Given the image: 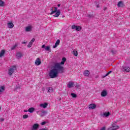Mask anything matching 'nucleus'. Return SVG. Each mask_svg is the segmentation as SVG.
Returning <instances> with one entry per match:
<instances>
[{
    "label": "nucleus",
    "instance_id": "c9c22d12",
    "mask_svg": "<svg viewBox=\"0 0 130 130\" xmlns=\"http://www.w3.org/2000/svg\"><path fill=\"white\" fill-rule=\"evenodd\" d=\"M4 120H5V119H4V118H0V121H4Z\"/></svg>",
    "mask_w": 130,
    "mask_h": 130
},
{
    "label": "nucleus",
    "instance_id": "7c9ffc66",
    "mask_svg": "<svg viewBox=\"0 0 130 130\" xmlns=\"http://www.w3.org/2000/svg\"><path fill=\"white\" fill-rule=\"evenodd\" d=\"M77 27V26L76 25L74 24V25H73L72 26V29H74L76 30Z\"/></svg>",
    "mask_w": 130,
    "mask_h": 130
},
{
    "label": "nucleus",
    "instance_id": "f704fd0d",
    "mask_svg": "<svg viewBox=\"0 0 130 130\" xmlns=\"http://www.w3.org/2000/svg\"><path fill=\"white\" fill-rule=\"evenodd\" d=\"M45 124H46V122L45 121L42 122L41 123V125H45Z\"/></svg>",
    "mask_w": 130,
    "mask_h": 130
},
{
    "label": "nucleus",
    "instance_id": "a211bd4d",
    "mask_svg": "<svg viewBox=\"0 0 130 130\" xmlns=\"http://www.w3.org/2000/svg\"><path fill=\"white\" fill-rule=\"evenodd\" d=\"M34 41H35V39L33 38L31 41L29 42L28 45L27 46L28 47L30 48L32 47V44H33V42H34Z\"/></svg>",
    "mask_w": 130,
    "mask_h": 130
},
{
    "label": "nucleus",
    "instance_id": "5701e85b",
    "mask_svg": "<svg viewBox=\"0 0 130 130\" xmlns=\"http://www.w3.org/2000/svg\"><path fill=\"white\" fill-rule=\"evenodd\" d=\"M35 110V108L32 107V108H30L28 110V112H30V113H32Z\"/></svg>",
    "mask_w": 130,
    "mask_h": 130
},
{
    "label": "nucleus",
    "instance_id": "6ab92c4d",
    "mask_svg": "<svg viewBox=\"0 0 130 130\" xmlns=\"http://www.w3.org/2000/svg\"><path fill=\"white\" fill-rule=\"evenodd\" d=\"M67 86L68 88H72V87H74V82H69Z\"/></svg>",
    "mask_w": 130,
    "mask_h": 130
},
{
    "label": "nucleus",
    "instance_id": "20e7f679",
    "mask_svg": "<svg viewBox=\"0 0 130 130\" xmlns=\"http://www.w3.org/2000/svg\"><path fill=\"white\" fill-rule=\"evenodd\" d=\"M121 70L122 72H124V73H128L130 71V68L126 66H122L121 68Z\"/></svg>",
    "mask_w": 130,
    "mask_h": 130
},
{
    "label": "nucleus",
    "instance_id": "2eb2a0df",
    "mask_svg": "<svg viewBox=\"0 0 130 130\" xmlns=\"http://www.w3.org/2000/svg\"><path fill=\"white\" fill-rule=\"evenodd\" d=\"M38 127H39V124H35L33 125L32 128L31 129V130H36L37 129V128H38Z\"/></svg>",
    "mask_w": 130,
    "mask_h": 130
},
{
    "label": "nucleus",
    "instance_id": "49530a36",
    "mask_svg": "<svg viewBox=\"0 0 130 130\" xmlns=\"http://www.w3.org/2000/svg\"><path fill=\"white\" fill-rule=\"evenodd\" d=\"M96 8H99V5H96Z\"/></svg>",
    "mask_w": 130,
    "mask_h": 130
},
{
    "label": "nucleus",
    "instance_id": "aec40b11",
    "mask_svg": "<svg viewBox=\"0 0 130 130\" xmlns=\"http://www.w3.org/2000/svg\"><path fill=\"white\" fill-rule=\"evenodd\" d=\"M8 27L10 28H14V24L12 22H10L8 23Z\"/></svg>",
    "mask_w": 130,
    "mask_h": 130
},
{
    "label": "nucleus",
    "instance_id": "f3484780",
    "mask_svg": "<svg viewBox=\"0 0 130 130\" xmlns=\"http://www.w3.org/2000/svg\"><path fill=\"white\" fill-rule=\"evenodd\" d=\"M84 75L85 77H89V76H90V72L88 70H86L84 72Z\"/></svg>",
    "mask_w": 130,
    "mask_h": 130
},
{
    "label": "nucleus",
    "instance_id": "72a5a7b5",
    "mask_svg": "<svg viewBox=\"0 0 130 130\" xmlns=\"http://www.w3.org/2000/svg\"><path fill=\"white\" fill-rule=\"evenodd\" d=\"M111 73H112V71H110L109 72H108L106 74L105 77H107V76H108V75H109L110 74H111Z\"/></svg>",
    "mask_w": 130,
    "mask_h": 130
},
{
    "label": "nucleus",
    "instance_id": "cd10ccee",
    "mask_svg": "<svg viewBox=\"0 0 130 130\" xmlns=\"http://www.w3.org/2000/svg\"><path fill=\"white\" fill-rule=\"evenodd\" d=\"M4 6H5V2L2 0H0V7H4Z\"/></svg>",
    "mask_w": 130,
    "mask_h": 130
},
{
    "label": "nucleus",
    "instance_id": "dca6fc26",
    "mask_svg": "<svg viewBox=\"0 0 130 130\" xmlns=\"http://www.w3.org/2000/svg\"><path fill=\"white\" fill-rule=\"evenodd\" d=\"M109 115H110V113H109V112H105L103 114H101V116H105L106 117H108Z\"/></svg>",
    "mask_w": 130,
    "mask_h": 130
},
{
    "label": "nucleus",
    "instance_id": "393cba45",
    "mask_svg": "<svg viewBox=\"0 0 130 130\" xmlns=\"http://www.w3.org/2000/svg\"><path fill=\"white\" fill-rule=\"evenodd\" d=\"M5 50H2L0 52V57H3L5 54Z\"/></svg>",
    "mask_w": 130,
    "mask_h": 130
},
{
    "label": "nucleus",
    "instance_id": "4c0bfd02",
    "mask_svg": "<svg viewBox=\"0 0 130 130\" xmlns=\"http://www.w3.org/2000/svg\"><path fill=\"white\" fill-rule=\"evenodd\" d=\"M26 43H27V42H22V44H26Z\"/></svg>",
    "mask_w": 130,
    "mask_h": 130
},
{
    "label": "nucleus",
    "instance_id": "6e6552de",
    "mask_svg": "<svg viewBox=\"0 0 130 130\" xmlns=\"http://www.w3.org/2000/svg\"><path fill=\"white\" fill-rule=\"evenodd\" d=\"M47 114V112L46 111H42L41 113L39 114V115L41 116V117H43V116H45Z\"/></svg>",
    "mask_w": 130,
    "mask_h": 130
},
{
    "label": "nucleus",
    "instance_id": "37998d69",
    "mask_svg": "<svg viewBox=\"0 0 130 130\" xmlns=\"http://www.w3.org/2000/svg\"><path fill=\"white\" fill-rule=\"evenodd\" d=\"M24 112H28V111H27V110H24Z\"/></svg>",
    "mask_w": 130,
    "mask_h": 130
},
{
    "label": "nucleus",
    "instance_id": "a878e982",
    "mask_svg": "<svg viewBox=\"0 0 130 130\" xmlns=\"http://www.w3.org/2000/svg\"><path fill=\"white\" fill-rule=\"evenodd\" d=\"M45 50H46L47 51H49V52L51 51V50H50V47H49V46H47V47H46L45 48Z\"/></svg>",
    "mask_w": 130,
    "mask_h": 130
},
{
    "label": "nucleus",
    "instance_id": "f8f14e48",
    "mask_svg": "<svg viewBox=\"0 0 130 130\" xmlns=\"http://www.w3.org/2000/svg\"><path fill=\"white\" fill-rule=\"evenodd\" d=\"M96 105L95 104H91L89 106V108L90 109H95L96 108Z\"/></svg>",
    "mask_w": 130,
    "mask_h": 130
},
{
    "label": "nucleus",
    "instance_id": "9d476101",
    "mask_svg": "<svg viewBox=\"0 0 130 130\" xmlns=\"http://www.w3.org/2000/svg\"><path fill=\"white\" fill-rule=\"evenodd\" d=\"M16 56L18 58H21L23 56V54L22 52H17L16 53Z\"/></svg>",
    "mask_w": 130,
    "mask_h": 130
},
{
    "label": "nucleus",
    "instance_id": "ddd939ff",
    "mask_svg": "<svg viewBox=\"0 0 130 130\" xmlns=\"http://www.w3.org/2000/svg\"><path fill=\"white\" fill-rule=\"evenodd\" d=\"M48 105V104H47V103H44V104H41L40 105V107H42L43 108H46Z\"/></svg>",
    "mask_w": 130,
    "mask_h": 130
},
{
    "label": "nucleus",
    "instance_id": "de8ad7c7",
    "mask_svg": "<svg viewBox=\"0 0 130 130\" xmlns=\"http://www.w3.org/2000/svg\"><path fill=\"white\" fill-rule=\"evenodd\" d=\"M39 113V112L38 111H37V114H38V113Z\"/></svg>",
    "mask_w": 130,
    "mask_h": 130
},
{
    "label": "nucleus",
    "instance_id": "1a4fd4ad",
    "mask_svg": "<svg viewBox=\"0 0 130 130\" xmlns=\"http://www.w3.org/2000/svg\"><path fill=\"white\" fill-rule=\"evenodd\" d=\"M59 43H60V40H57L55 44V45L53 46V48H56L58 45H59Z\"/></svg>",
    "mask_w": 130,
    "mask_h": 130
},
{
    "label": "nucleus",
    "instance_id": "f03ea898",
    "mask_svg": "<svg viewBox=\"0 0 130 130\" xmlns=\"http://www.w3.org/2000/svg\"><path fill=\"white\" fill-rule=\"evenodd\" d=\"M50 11H51L50 15H53L54 13H56L55 15H54V17H58L59 15H60V11L59 10H57V8L53 7L50 9Z\"/></svg>",
    "mask_w": 130,
    "mask_h": 130
},
{
    "label": "nucleus",
    "instance_id": "473e14b6",
    "mask_svg": "<svg viewBox=\"0 0 130 130\" xmlns=\"http://www.w3.org/2000/svg\"><path fill=\"white\" fill-rule=\"evenodd\" d=\"M23 118H24V119H25L26 118H28V115H24L23 116Z\"/></svg>",
    "mask_w": 130,
    "mask_h": 130
},
{
    "label": "nucleus",
    "instance_id": "c03bdc74",
    "mask_svg": "<svg viewBox=\"0 0 130 130\" xmlns=\"http://www.w3.org/2000/svg\"><path fill=\"white\" fill-rule=\"evenodd\" d=\"M45 89H44V88H42V91H45Z\"/></svg>",
    "mask_w": 130,
    "mask_h": 130
},
{
    "label": "nucleus",
    "instance_id": "423d86ee",
    "mask_svg": "<svg viewBox=\"0 0 130 130\" xmlns=\"http://www.w3.org/2000/svg\"><path fill=\"white\" fill-rule=\"evenodd\" d=\"M47 93H52L53 92V88L52 87H48L46 88Z\"/></svg>",
    "mask_w": 130,
    "mask_h": 130
},
{
    "label": "nucleus",
    "instance_id": "4468645a",
    "mask_svg": "<svg viewBox=\"0 0 130 130\" xmlns=\"http://www.w3.org/2000/svg\"><path fill=\"white\" fill-rule=\"evenodd\" d=\"M6 90V87L4 86H0V94H2Z\"/></svg>",
    "mask_w": 130,
    "mask_h": 130
},
{
    "label": "nucleus",
    "instance_id": "412c9836",
    "mask_svg": "<svg viewBox=\"0 0 130 130\" xmlns=\"http://www.w3.org/2000/svg\"><path fill=\"white\" fill-rule=\"evenodd\" d=\"M67 61V58H66V57H63L62 58V61H61L60 63L59 64H64V62H66V61Z\"/></svg>",
    "mask_w": 130,
    "mask_h": 130
},
{
    "label": "nucleus",
    "instance_id": "f257e3e1",
    "mask_svg": "<svg viewBox=\"0 0 130 130\" xmlns=\"http://www.w3.org/2000/svg\"><path fill=\"white\" fill-rule=\"evenodd\" d=\"M63 71V67L60 66L59 63H57L55 64L54 69L50 70L49 76L51 79H54V78H56V77H57L58 72H61V73H62Z\"/></svg>",
    "mask_w": 130,
    "mask_h": 130
},
{
    "label": "nucleus",
    "instance_id": "79ce46f5",
    "mask_svg": "<svg viewBox=\"0 0 130 130\" xmlns=\"http://www.w3.org/2000/svg\"><path fill=\"white\" fill-rule=\"evenodd\" d=\"M57 7H60V4H58Z\"/></svg>",
    "mask_w": 130,
    "mask_h": 130
},
{
    "label": "nucleus",
    "instance_id": "4be33fe9",
    "mask_svg": "<svg viewBox=\"0 0 130 130\" xmlns=\"http://www.w3.org/2000/svg\"><path fill=\"white\" fill-rule=\"evenodd\" d=\"M117 6H118V7H121V8H122V7H123V3H122V2H121V1H120V2L118 3Z\"/></svg>",
    "mask_w": 130,
    "mask_h": 130
},
{
    "label": "nucleus",
    "instance_id": "9b49d317",
    "mask_svg": "<svg viewBox=\"0 0 130 130\" xmlns=\"http://www.w3.org/2000/svg\"><path fill=\"white\" fill-rule=\"evenodd\" d=\"M102 97H106V96H107V91L106 90H103L101 93Z\"/></svg>",
    "mask_w": 130,
    "mask_h": 130
},
{
    "label": "nucleus",
    "instance_id": "a19ab883",
    "mask_svg": "<svg viewBox=\"0 0 130 130\" xmlns=\"http://www.w3.org/2000/svg\"><path fill=\"white\" fill-rule=\"evenodd\" d=\"M111 52H112V53H115V52H114L113 50H112Z\"/></svg>",
    "mask_w": 130,
    "mask_h": 130
},
{
    "label": "nucleus",
    "instance_id": "a18cd8bd",
    "mask_svg": "<svg viewBox=\"0 0 130 130\" xmlns=\"http://www.w3.org/2000/svg\"><path fill=\"white\" fill-rule=\"evenodd\" d=\"M104 10L105 11V10H106V7H104Z\"/></svg>",
    "mask_w": 130,
    "mask_h": 130
},
{
    "label": "nucleus",
    "instance_id": "e433bc0d",
    "mask_svg": "<svg viewBox=\"0 0 130 130\" xmlns=\"http://www.w3.org/2000/svg\"><path fill=\"white\" fill-rule=\"evenodd\" d=\"M107 130H114V129H113V128H112V127H110V128H108L107 129Z\"/></svg>",
    "mask_w": 130,
    "mask_h": 130
},
{
    "label": "nucleus",
    "instance_id": "c756f323",
    "mask_svg": "<svg viewBox=\"0 0 130 130\" xmlns=\"http://www.w3.org/2000/svg\"><path fill=\"white\" fill-rule=\"evenodd\" d=\"M76 30L77 31H81V30H82V27L80 26H77Z\"/></svg>",
    "mask_w": 130,
    "mask_h": 130
},
{
    "label": "nucleus",
    "instance_id": "ea45409f",
    "mask_svg": "<svg viewBox=\"0 0 130 130\" xmlns=\"http://www.w3.org/2000/svg\"><path fill=\"white\" fill-rule=\"evenodd\" d=\"M40 130H47V129H45V128H42V129H40Z\"/></svg>",
    "mask_w": 130,
    "mask_h": 130
},
{
    "label": "nucleus",
    "instance_id": "7ed1b4c3",
    "mask_svg": "<svg viewBox=\"0 0 130 130\" xmlns=\"http://www.w3.org/2000/svg\"><path fill=\"white\" fill-rule=\"evenodd\" d=\"M17 70V68L15 66L11 67L9 69H8V75L9 76H12L13 74L15 72V71Z\"/></svg>",
    "mask_w": 130,
    "mask_h": 130
},
{
    "label": "nucleus",
    "instance_id": "2f4dec72",
    "mask_svg": "<svg viewBox=\"0 0 130 130\" xmlns=\"http://www.w3.org/2000/svg\"><path fill=\"white\" fill-rule=\"evenodd\" d=\"M71 96L73 98H76L77 97V94L72 93H71Z\"/></svg>",
    "mask_w": 130,
    "mask_h": 130
},
{
    "label": "nucleus",
    "instance_id": "bb28decb",
    "mask_svg": "<svg viewBox=\"0 0 130 130\" xmlns=\"http://www.w3.org/2000/svg\"><path fill=\"white\" fill-rule=\"evenodd\" d=\"M72 53L75 56H78V51L74 50L73 51Z\"/></svg>",
    "mask_w": 130,
    "mask_h": 130
},
{
    "label": "nucleus",
    "instance_id": "0eeeda50",
    "mask_svg": "<svg viewBox=\"0 0 130 130\" xmlns=\"http://www.w3.org/2000/svg\"><path fill=\"white\" fill-rule=\"evenodd\" d=\"M35 64L36 66H40L41 64V61L40 60V58H37L35 61Z\"/></svg>",
    "mask_w": 130,
    "mask_h": 130
},
{
    "label": "nucleus",
    "instance_id": "b1692460",
    "mask_svg": "<svg viewBox=\"0 0 130 130\" xmlns=\"http://www.w3.org/2000/svg\"><path fill=\"white\" fill-rule=\"evenodd\" d=\"M112 127L113 128V129L116 130V129H118L119 128V126L118 125H113V124L112 125Z\"/></svg>",
    "mask_w": 130,
    "mask_h": 130
},
{
    "label": "nucleus",
    "instance_id": "c85d7f7f",
    "mask_svg": "<svg viewBox=\"0 0 130 130\" xmlns=\"http://www.w3.org/2000/svg\"><path fill=\"white\" fill-rule=\"evenodd\" d=\"M17 46H18V44H15V45H14V46L11 48L12 50H14V49H16V47H17Z\"/></svg>",
    "mask_w": 130,
    "mask_h": 130
},
{
    "label": "nucleus",
    "instance_id": "09e8293b",
    "mask_svg": "<svg viewBox=\"0 0 130 130\" xmlns=\"http://www.w3.org/2000/svg\"><path fill=\"white\" fill-rule=\"evenodd\" d=\"M1 107H0V110H1Z\"/></svg>",
    "mask_w": 130,
    "mask_h": 130
},
{
    "label": "nucleus",
    "instance_id": "39448f33",
    "mask_svg": "<svg viewBox=\"0 0 130 130\" xmlns=\"http://www.w3.org/2000/svg\"><path fill=\"white\" fill-rule=\"evenodd\" d=\"M33 28V26L32 25H29L26 26L25 27V31L26 32H31L32 31V29Z\"/></svg>",
    "mask_w": 130,
    "mask_h": 130
},
{
    "label": "nucleus",
    "instance_id": "58836bf2",
    "mask_svg": "<svg viewBox=\"0 0 130 130\" xmlns=\"http://www.w3.org/2000/svg\"><path fill=\"white\" fill-rule=\"evenodd\" d=\"M42 48H45V45H43L42 46Z\"/></svg>",
    "mask_w": 130,
    "mask_h": 130
}]
</instances>
